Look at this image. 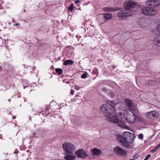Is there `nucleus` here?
Instances as JSON below:
<instances>
[{
    "label": "nucleus",
    "mask_w": 160,
    "mask_h": 160,
    "mask_svg": "<svg viewBox=\"0 0 160 160\" xmlns=\"http://www.w3.org/2000/svg\"><path fill=\"white\" fill-rule=\"evenodd\" d=\"M101 111L104 114L105 119L109 122L113 123H117L120 127L124 128H127L128 126L125 123V121L121 120H119L117 117L115 115H112L113 110L109 108L106 104H103L100 107Z\"/></svg>",
    "instance_id": "nucleus-1"
},
{
    "label": "nucleus",
    "mask_w": 160,
    "mask_h": 160,
    "mask_svg": "<svg viewBox=\"0 0 160 160\" xmlns=\"http://www.w3.org/2000/svg\"><path fill=\"white\" fill-rule=\"evenodd\" d=\"M134 138L133 133L128 132H123V136L118 135L117 137V139L122 146L126 148H129L130 145L128 143L132 142Z\"/></svg>",
    "instance_id": "nucleus-2"
},
{
    "label": "nucleus",
    "mask_w": 160,
    "mask_h": 160,
    "mask_svg": "<svg viewBox=\"0 0 160 160\" xmlns=\"http://www.w3.org/2000/svg\"><path fill=\"white\" fill-rule=\"evenodd\" d=\"M142 13L147 16H153L155 15L156 11L152 7L149 6L143 7L141 9Z\"/></svg>",
    "instance_id": "nucleus-3"
},
{
    "label": "nucleus",
    "mask_w": 160,
    "mask_h": 160,
    "mask_svg": "<svg viewBox=\"0 0 160 160\" xmlns=\"http://www.w3.org/2000/svg\"><path fill=\"white\" fill-rule=\"evenodd\" d=\"M136 5L137 4L135 2L131 0L126 1L123 4V7L125 9L128 10L132 9V11L131 12H134V14L136 13Z\"/></svg>",
    "instance_id": "nucleus-4"
},
{
    "label": "nucleus",
    "mask_w": 160,
    "mask_h": 160,
    "mask_svg": "<svg viewBox=\"0 0 160 160\" xmlns=\"http://www.w3.org/2000/svg\"><path fill=\"white\" fill-rule=\"evenodd\" d=\"M62 146L64 150L68 153H72L75 151V147L71 142L64 143Z\"/></svg>",
    "instance_id": "nucleus-5"
},
{
    "label": "nucleus",
    "mask_w": 160,
    "mask_h": 160,
    "mask_svg": "<svg viewBox=\"0 0 160 160\" xmlns=\"http://www.w3.org/2000/svg\"><path fill=\"white\" fill-rule=\"evenodd\" d=\"M113 152L116 155L121 157H125L127 154L126 151L119 146L114 148L113 149Z\"/></svg>",
    "instance_id": "nucleus-6"
},
{
    "label": "nucleus",
    "mask_w": 160,
    "mask_h": 160,
    "mask_svg": "<svg viewBox=\"0 0 160 160\" xmlns=\"http://www.w3.org/2000/svg\"><path fill=\"white\" fill-rule=\"evenodd\" d=\"M134 14V12H127L125 10H121L117 14L118 17L121 19L127 18L129 16H132Z\"/></svg>",
    "instance_id": "nucleus-7"
},
{
    "label": "nucleus",
    "mask_w": 160,
    "mask_h": 160,
    "mask_svg": "<svg viewBox=\"0 0 160 160\" xmlns=\"http://www.w3.org/2000/svg\"><path fill=\"white\" fill-rule=\"evenodd\" d=\"M159 116L158 112L156 111H152L147 112L146 114V117L152 119L157 118Z\"/></svg>",
    "instance_id": "nucleus-8"
},
{
    "label": "nucleus",
    "mask_w": 160,
    "mask_h": 160,
    "mask_svg": "<svg viewBox=\"0 0 160 160\" xmlns=\"http://www.w3.org/2000/svg\"><path fill=\"white\" fill-rule=\"evenodd\" d=\"M147 5L149 7H157L160 5V1L159 0H150L146 2Z\"/></svg>",
    "instance_id": "nucleus-9"
},
{
    "label": "nucleus",
    "mask_w": 160,
    "mask_h": 160,
    "mask_svg": "<svg viewBox=\"0 0 160 160\" xmlns=\"http://www.w3.org/2000/svg\"><path fill=\"white\" fill-rule=\"evenodd\" d=\"M75 153L78 155V158H85L88 156L86 152L82 149L76 151Z\"/></svg>",
    "instance_id": "nucleus-10"
},
{
    "label": "nucleus",
    "mask_w": 160,
    "mask_h": 160,
    "mask_svg": "<svg viewBox=\"0 0 160 160\" xmlns=\"http://www.w3.org/2000/svg\"><path fill=\"white\" fill-rule=\"evenodd\" d=\"M131 115L128 114L126 118V120L128 122L131 123H133L136 121V117L131 111Z\"/></svg>",
    "instance_id": "nucleus-11"
},
{
    "label": "nucleus",
    "mask_w": 160,
    "mask_h": 160,
    "mask_svg": "<svg viewBox=\"0 0 160 160\" xmlns=\"http://www.w3.org/2000/svg\"><path fill=\"white\" fill-rule=\"evenodd\" d=\"M91 152L92 155L93 156L99 155L101 153V150L97 148L92 149Z\"/></svg>",
    "instance_id": "nucleus-12"
},
{
    "label": "nucleus",
    "mask_w": 160,
    "mask_h": 160,
    "mask_svg": "<svg viewBox=\"0 0 160 160\" xmlns=\"http://www.w3.org/2000/svg\"><path fill=\"white\" fill-rule=\"evenodd\" d=\"M153 43L155 45L160 47V35L154 38Z\"/></svg>",
    "instance_id": "nucleus-13"
},
{
    "label": "nucleus",
    "mask_w": 160,
    "mask_h": 160,
    "mask_svg": "<svg viewBox=\"0 0 160 160\" xmlns=\"http://www.w3.org/2000/svg\"><path fill=\"white\" fill-rule=\"evenodd\" d=\"M120 10L119 8H110L108 7H106L103 9L104 12H110L112 11H118Z\"/></svg>",
    "instance_id": "nucleus-14"
},
{
    "label": "nucleus",
    "mask_w": 160,
    "mask_h": 160,
    "mask_svg": "<svg viewBox=\"0 0 160 160\" xmlns=\"http://www.w3.org/2000/svg\"><path fill=\"white\" fill-rule=\"evenodd\" d=\"M103 16L106 20L111 19L112 17V14L110 13H104Z\"/></svg>",
    "instance_id": "nucleus-15"
},
{
    "label": "nucleus",
    "mask_w": 160,
    "mask_h": 160,
    "mask_svg": "<svg viewBox=\"0 0 160 160\" xmlns=\"http://www.w3.org/2000/svg\"><path fill=\"white\" fill-rule=\"evenodd\" d=\"M125 102L128 107L130 108L132 107V103L131 100L128 99H126L124 100Z\"/></svg>",
    "instance_id": "nucleus-16"
},
{
    "label": "nucleus",
    "mask_w": 160,
    "mask_h": 160,
    "mask_svg": "<svg viewBox=\"0 0 160 160\" xmlns=\"http://www.w3.org/2000/svg\"><path fill=\"white\" fill-rule=\"evenodd\" d=\"M76 158L75 156L68 154L64 157V158L66 160H74Z\"/></svg>",
    "instance_id": "nucleus-17"
},
{
    "label": "nucleus",
    "mask_w": 160,
    "mask_h": 160,
    "mask_svg": "<svg viewBox=\"0 0 160 160\" xmlns=\"http://www.w3.org/2000/svg\"><path fill=\"white\" fill-rule=\"evenodd\" d=\"M73 64V62L72 60H65L63 62V64L65 66L71 65Z\"/></svg>",
    "instance_id": "nucleus-18"
},
{
    "label": "nucleus",
    "mask_w": 160,
    "mask_h": 160,
    "mask_svg": "<svg viewBox=\"0 0 160 160\" xmlns=\"http://www.w3.org/2000/svg\"><path fill=\"white\" fill-rule=\"evenodd\" d=\"M107 104L109 105H110V106H111V107H112V109L111 108V109H112L113 111V112H114V111H113V109L114 110V111H115V103H114V101H108L107 102Z\"/></svg>",
    "instance_id": "nucleus-19"
},
{
    "label": "nucleus",
    "mask_w": 160,
    "mask_h": 160,
    "mask_svg": "<svg viewBox=\"0 0 160 160\" xmlns=\"http://www.w3.org/2000/svg\"><path fill=\"white\" fill-rule=\"evenodd\" d=\"M104 83L105 85H108L111 87H112V85L113 83V82H112L109 80H105L104 81Z\"/></svg>",
    "instance_id": "nucleus-20"
},
{
    "label": "nucleus",
    "mask_w": 160,
    "mask_h": 160,
    "mask_svg": "<svg viewBox=\"0 0 160 160\" xmlns=\"http://www.w3.org/2000/svg\"><path fill=\"white\" fill-rule=\"evenodd\" d=\"M56 72L59 75H61L62 73V70L61 68H57L55 69Z\"/></svg>",
    "instance_id": "nucleus-21"
},
{
    "label": "nucleus",
    "mask_w": 160,
    "mask_h": 160,
    "mask_svg": "<svg viewBox=\"0 0 160 160\" xmlns=\"http://www.w3.org/2000/svg\"><path fill=\"white\" fill-rule=\"evenodd\" d=\"M144 21L143 20H141L140 21H139L138 22V24L139 26L141 27H144Z\"/></svg>",
    "instance_id": "nucleus-22"
},
{
    "label": "nucleus",
    "mask_w": 160,
    "mask_h": 160,
    "mask_svg": "<svg viewBox=\"0 0 160 160\" xmlns=\"http://www.w3.org/2000/svg\"><path fill=\"white\" fill-rule=\"evenodd\" d=\"M88 75V73L86 72H85L84 73L82 74V75L81 76V78H82L85 79L87 77Z\"/></svg>",
    "instance_id": "nucleus-23"
},
{
    "label": "nucleus",
    "mask_w": 160,
    "mask_h": 160,
    "mask_svg": "<svg viewBox=\"0 0 160 160\" xmlns=\"http://www.w3.org/2000/svg\"><path fill=\"white\" fill-rule=\"evenodd\" d=\"M74 8V5L73 3H72L70 6L69 7L68 9L70 11H73Z\"/></svg>",
    "instance_id": "nucleus-24"
},
{
    "label": "nucleus",
    "mask_w": 160,
    "mask_h": 160,
    "mask_svg": "<svg viewBox=\"0 0 160 160\" xmlns=\"http://www.w3.org/2000/svg\"><path fill=\"white\" fill-rule=\"evenodd\" d=\"M101 90L105 92H108V89L107 88L105 87H102L101 88Z\"/></svg>",
    "instance_id": "nucleus-25"
},
{
    "label": "nucleus",
    "mask_w": 160,
    "mask_h": 160,
    "mask_svg": "<svg viewBox=\"0 0 160 160\" xmlns=\"http://www.w3.org/2000/svg\"><path fill=\"white\" fill-rule=\"evenodd\" d=\"M157 30L158 32L160 34V23L157 26Z\"/></svg>",
    "instance_id": "nucleus-26"
},
{
    "label": "nucleus",
    "mask_w": 160,
    "mask_h": 160,
    "mask_svg": "<svg viewBox=\"0 0 160 160\" xmlns=\"http://www.w3.org/2000/svg\"><path fill=\"white\" fill-rule=\"evenodd\" d=\"M158 150V148L156 147V146L151 151V152H156V151H157V150Z\"/></svg>",
    "instance_id": "nucleus-27"
},
{
    "label": "nucleus",
    "mask_w": 160,
    "mask_h": 160,
    "mask_svg": "<svg viewBox=\"0 0 160 160\" xmlns=\"http://www.w3.org/2000/svg\"><path fill=\"white\" fill-rule=\"evenodd\" d=\"M143 136L142 134L141 133L138 135V138L141 140H142L143 139Z\"/></svg>",
    "instance_id": "nucleus-28"
},
{
    "label": "nucleus",
    "mask_w": 160,
    "mask_h": 160,
    "mask_svg": "<svg viewBox=\"0 0 160 160\" xmlns=\"http://www.w3.org/2000/svg\"><path fill=\"white\" fill-rule=\"evenodd\" d=\"M151 156L150 154H148L146 158H145L144 160H148Z\"/></svg>",
    "instance_id": "nucleus-29"
},
{
    "label": "nucleus",
    "mask_w": 160,
    "mask_h": 160,
    "mask_svg": "<svg viewBox=\"0 0 160 160\" xmlns=\"http://www.w3.org/2000/svg\"><path fill=\"white\" fill-rule=\"evenodd\" d=\"M138 157V155H135L133 156L134 159H137Z\"/></svg>",
    "instance_id": "nucleus-30"
},
{
    "label": "nucleus",
    "mask_w": 160,
    "mask_h": 160,
    "mask_svg": "<svg viewBox=\"0 0 160 160\" xmlns=\"http://www.w3.org/2000/svg\"><path fill=\"white\" fill-rule=\"evenodd\" d=\"M70 94L72 95L74 94V91L73 90H71L70 92Z\"/></svg>",
    "instance_id": "nucleus-31"
},
{
    "label": "nucleus",
    "mask_w": 160,
    "mask_h": 160,
    "mask_svg": "<svg viewBox=\"0 0 160 160\" xmlns=\"http://www.w3.org/2000/svg\"><path fill=\"white\" fill-rule=\"evenodd\" d=\"M80 2V1L79 0H76L75 1V3H79Z\"/></svg>",
    "instance_id": "nucleus-32"
},
{
    "label": "nucleus",
    "mask_w": 160,
    "mask_h": 160,
    "mask_svg": "<svg viewBox=\"0 0 160 160\" xmlns=\"http://www.w3.org/2000/svg\"><path fill=\"white\" fill-rule=\"evenodd\" d=\"M76 88L77 90H78L80 89V88L78 86H76Z\"/></svg>",
    "instance_id": "nucleus-33"
},
{
    "label": "nucleus",
    "mask_w": 160,
    "mask_h": 160,
    "mask_svg": "<svg viewBox=\"0 0 160 160\" xmlns=\"http://www.w3.org/2000/svg\"><path fill=\"white\" fill-rule=\"evenodd\" d=\"M111 95H112V96H111V97H113V93L112 92H111Z\"/></svg>",
    "instance_id": "nucleus-34"
},
{
    "label": "nucleus",
    "mask_w": 160,
    "mask_h": 160,
    "mask_svg": "<svg viewBox=\"0 0 160 160\" xmlns=\"http://www.w3.org/2000/svg\"><path fill=\"white\" fill-rule=\"evenodd\" d=\"M15 25L17 26L19 25V24L18 23H16L14 24Z\"/></svg>",
    "instance_id": "nucleus-35"
},
{
    "label": "nucleus",
    "mask_w": 160,
    "mask_h": 160,
    "mask_svg": "<svg viewBox=\"0 0 160 160\" xmlns=\"http://www.w3.org/2000/svg\"><path fill=\"white\" fill-rule=\"evenodd\" d=\"M156 147L158 148V149L160 148V147L158 145H157Z\"/></svg>",
    "instance_id": "nucleus-36"
},
{
    "label": "nucleus",
    "mask_w": 160,
    "mask_h": 160,
    "mask_svg": "<svg viewBox=\"0 0 160 160\" xmlns=\"http://www.w3.org/2000/svg\"><path fill=\"white\" fill-rule=\"evenodd\" d=\"M16 116H14L13 117V119H14L15 118Z\"/></svg>",
    "instance_id": "nucleus-37"
},
{
    "label": "nucleus",
    "mask_w": 160,
    "mask_h": 160,
    "mask_svg": "<svg viewBox=\"0 0 160 160\" xmlns=\"http://www.w3.org/2000/svg\"><path fill=\"white\" fill-rule=\"evenodd\" d=\"M158 145V146L160 147V143H159V144Z\"/></svg>",
    "instance_id": "nucleus-38"
},
{
    "label": "nucleus",
    "mask_w": 160,
    "mask_h": 160,
    "mask_svg": "<svg viewBox=\"0 0 160 160\" xmlns=\"http://www.w3.org/2000/svg\"><path fill=\"white\" fill-rule=\"evenodd\" d=\"M2 68H1V67L0 66V71L1 70Z\"/></svg>",
    "instance_id": "nucleus-39"
},
{
    "label": "nucleus",
    "mask_w": 160,
    "mask_h": 160,
    "mask_svg": "<svg viewBox=\"0 0 160 160\" xmlns=\"http://www.w3.org/2000/svg\"><path fill=\"white\" fill-rule=\"evenodd\" d=\"M52 67L53 68V69L54 68V67H53V66H52Z\"/></svg>",
    "instance_id": "nucleus-40"
},
{
    "label": "nucleus",
    "mask_w": 160,
    "mask_h": 160,
    "mask_svg": "<svg viewBox=\"0 0 160 160\" xmlns=\"http://www.w3.org/2000/svg\"><path fill=\"white\" fill-rule=\"evenodd\" d=\"M129 160H134V159H130Z\"/></svg>",
    "instance_id": "nucleus-41"
},
{
    "label": "nucleus",
    "mask_w": 160,
    "mask_h": 160,
    "mask_svg": "<svg viewBox=\"0 0 160 160\" xmlns=\"http://www.w3.org/2000/svg\"><path fill=\"white\" fill-rule=\"evenodd\" d=\"M8 101H9V102H10V99L8 100Z\"/></svg>",
    "instance_id": "nucleus-42"
},
{
    "label": "nucleus",
    "mask_w": 160,
    "mask_h": 160,
    "mask_svg": "<svg viewBox=\"0 0 160 160\" xmlns=\"http://www.w3.org/2000/svg\"><path fill=\"white\" fill-rule=\"evenodd\" d=\"M122 113H120V114H122Z\"/></svg>",
    "instance_id": "nucleus-43"
},
{
    "label": "nucleus",
    "mask_w": 160,
    "mask_h": 160,
    "mask_svg": "<svg viewBox=\"0 0 160 160\" xmlns=\"http://www.w3.org/2000/svg\"><path fill=\"white\" fill-rule=\"evenodd\" d=\"M132 110V111H134V110Z\"/></svg>",
    "instance_id": "nucleus-44"
}]
</instances>
